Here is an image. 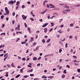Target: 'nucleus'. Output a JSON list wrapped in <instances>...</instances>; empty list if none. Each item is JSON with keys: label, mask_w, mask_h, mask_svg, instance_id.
<instances>
[{"label": "nucleus", "mask_w": 80, "mask_h": 80, "mask_svg": "<svg viewBox=\"0 0 80 80\" xmlns=\"http://www.w3.org/2000/svg\"><path fill=\"white\" fill-rule=\"evenodd\" d=\"M65 75L63 74L62 76V78H65Z\"/></svg>", "instance_id": "37"}, {"label": "nucleus", "mask_w": 80, "mask_h": 80, "mask_svg": "<svg viewBox=\"0 0 80 80\" xmlns=\"http://www.w3.org/2000/svg\"><path fill=\"white\" fill-rule=\"evenodd\" d=\"M21 43L22 44H25V43H26V42H22Z\"/></svg>", "instance_id": "47"}, {"label": "nucleus", "mask_w": 80, "mask_h": 80, "mask_svg": "<svg viewBox=\"0 0 80 80\" xmlns=\"http://www.w3.org/2000/svg\"><path fill=\"white\" fill-rule=\"evenodd\" d=\"M66 67H68V68H70V66L69 65H67Z\"/></svg>", "instance_id": "55"}, {"label": "nucleus", "mask_w": 80, "mask_h": 80, "mask_svg": "<svg viewBox=\"0 0 80 80\" xmlns=\"http://www.w3.org/2000/svg\"><path fill=\"white\" fill-rule=\"evenodd\" d=\"M1 18L2 19H3V18H4V16H3V15H2L1 16Z\"/></svg>", "instance_id": "38"}, {"label": "nucleus", "mask_w": 80, "mask_h": 80, "mask_svg": "<svg viewBox=\"0 0 80 80\" xmlns=\"http://www.w3.org/2000/svg\"><path fill=\"white\" fill-rule=\"evenodd\" d=\"M72 57H73V58H76V59H77V56H73Z\"/></svg>", "instance_id": "56"}, {"label": "nucleus", "mask_w": 80, "mask_h": 80, "mask_svg": "<svg viewBox=\"0 0 80 80\" xmlns=\"http://www.w3.org/2000/svg\"><path fill=\"white\" fill-rule=\"evenodd\" d=\"M23 77H24V78H28V75L24 76H23Z\"/></svg>", "instance_id": "21"}, {"label": "nucleus", "mask_w": 80, "mask_h": 80, "mask_svg": "<svg viewBox=\"0 0 80 80\" xmlns=\"http://www.w3.org/2000/svg\"><path fill=\"white\" fill-rule=\"evenodd\" d=\"M65 39H66L65 38H64V39L62 41V42H64V41H65Z\"/></svg>", "instance_id": "62"}, {"label": "nucleus", "mask_w": 80, "mask_h": 80, "mask_svg": "<svg viewBox=\"0 0 80 80\" xmlns=\"http://www.w3.org/2000/svg\"><path fill=\"white\" fill-rule=\"evenodd\" d=\"M30 20H31V21H34V19H33V18H30Z\"/></svg>", "instance_id": "31"}, {"label": "nucleus", "mask_w": 80, "mask_h": 80, "mask_svg": "<svg viewBox=\"0 0 80 80\" xmlns=\"http://www.w3.org/2000/svg\"><path fill=\"white\" fill-rule=\"evenodd\" d=\"M19 3H20V2H19V1L17 2H16V5L19 6L18 4H19Z\"/></svg>", "instance_id": "20"}, {"label": "nucleus", "mask_w": 80, "mask_h": 80, "mask_svg": "<svg viewBox=\"0 0 80 80\" xmlns=\"http://www.w3.org/2000/svg\"><path fill=\"white\" fill-rule=\"evenodd\" d=\"M50 14H49L48 16V19H50Z\"/></svg>", "instance_id": "51"}, {"label": "nucleus", "mask_w": 80, "mask_h": 80, "mask_svg": "<svg viewBox=\"0 0 80 80\" xmlns=\"http://www.w3.org/2000/svg\"><path fill=\"white\" fill-rule=\"evenodd\" d=\"M74 25V24H73V23L71 24L70 25V27H73Z\"/></svg>", "instance_id": "15"}, {"label": "nucleus", "mask_w": 80, "mask_h": 80, "mask_svg": "<svg viewBox=\"0 0 80 80\" xmlns=\"http://www.w3.org/2000/svg\"><path fill=\"white\" fill-rule=\"evenodd\" d=\"M24 25L25 27H27V25L26 24V23H24Z\"/></svg>", "instance_id": "49"}, {"label": "nucleus", "mask_w": 80, "mask_h": 80, "mask_svg": "<svg viewBox=\"0 0 80 80\" xmlns=\"http://www.w3.org/2000/svg\"><path fill=\"white\" fill-rule=\"evenodd\" d=\"M42 42L44 43H45V40L44 39H43L42 40Z\"/></svg>", "instance_id": "25"}, {"label": "nucleus", "mask_w": 80, "mask_h": 80, "mask_svg": "<svg viewBox=\"0 0 80 80\" xmlns=\"http://www.w3.org/2000/svg\"><path fill=\"white\" fill-rule=\"evenodd\" d=\"M30 77H33V76H34V75L33 74H30Z\"/></svg>", "instance_id": "41"}, {"label": "nucleus", "mask_w": 80, "mask_h": 80, "mask_svg": "<svg viewBox=\"0 0 80 80\" xmlns=\"http://www.w3.org/2000/svg\"><path fill=\"white\" fill-rule=\"evenodd\" d=\"M31 14L32 15V17H35V15L33 14V11H32L31 12Z\"/></svg>", "instance_id": "12"}, {"label": "nucleus", "mask_w": 80, "mask_h": 80, "mask_svg": "<svg viewBox=\"0 0 80 80\" xmlns=\"http://www.w3.org/2000/svg\"><path fill=\"white\" fill-rule=\"evenodd\" d=\"M41 58H42L41 57H39L38 59V60H39Z\"/></svg>", "instance_id": "59"}, {"label": "nucleus", "mask_w": 80, "mask_h": 80, "mask_svg": "<svg viewBox=\"0 0 80 80\" xmlns=\"http://www.w3.org/2000/svg\"><path fill=\"white\" fill-rule=\"evenodd\" d=\"M44 38H48V36H44Z\"/></svg>", "instance_id": "60"}, {"label": "nucleus", "mask_w": 80, "mask_h": 80, "mask_svg": "<svg viewBox=\"0 0 80 80\" xmlns=\"http://www.w3.org/2000/svg\"><path fill=\"white\" fill-rule=\"evenodd\" d=\"M22 8H25V6H24V5H22Z\"/></svg>", "instance_id": "42"}, {"label": "nucleus", "mask_w": 80, "mask_h": 80, "mask_svg": "<svg viewBox=\"0 0 80 80\" xmlns=\"http://www.w3.org/2000/svg\"><path fill=\"white\" fill-rule=\"evenodd\" d=\"M62 52V49H60L59 50V53H61Z\"/></svg>", "instance_id": "35"}, {"label": "nucleus", "mask_w": 80, "mask_h": 80, "mask_svg": "<svg viewBox=\"0 0 80 80\" xmlns=\"http://www.w3.org/2000/svg\"><path fill=\"white\" fill-rule=\"evenodd\" d=\"M7 57H8V56L4 58V61H5V60L7 58Z\"/></svg>", "instance_id": "36"}, {"label": "nucleus", "mask_w": 80, "mask_h": 80, "mask_svg": "<svg viewBox=\"0 0 80 80\" xmlns=\"http://www.w3.org/2000/svg\"><path fill=\"white\" fill-rule=\"evenodd\" d=\"M67 69L65 70H64L63 73H65L66 74L67 73V71H66Z\"/></svg>", "instance_id": "27"}, {"label": "nucleus", "mask_w": 80, "mask_h": 80, "mask_svg": "<svg viewBox=\"0 0 80 80\" xmlns=\"http://www.w3.org/2000/svg\"><path fill=\"white\" fill-rule=\"evenodd\" d=\"M5 27V24H3L2 26V28H3Z\"/></svg>", "instance_id": "39"}, {"label": "nucleus", "mask_w": 80, "mask_h": 80, "mask_svg": "<svg viewBox=\"0 0 80 80\" xmlns=\"http://www.w3.org/2000/svg\"><path fill=\"white\" fill-rule=\"evenodd\" d=\"M43 5L44 7H45V6H46V5H45V2H44L43 3Z\"/></svg>", "instance_id": "46"}, {"label": "nucleus", "mask_w": 80, "mask_h": 80, "mask_svg": "<svg viewBox=\"0 0 80 80\" xmlns=\"http://www.w3.org/2000/svg\"><path fill=\"white\" fill-rule=\"evenodd\" d=\"M16 3V0H14V1L11 0L10 1L8 2V4H12V5H13L14 3Z\"/></svg>", "instance_id": "2"}, {"label": "nucleus", "mask_w": 80, "mask_h": 80, "mask_svg": "<svg viewBox=\"0 0 80 80\" xmlns=\"http://www.w3.org/2000/svg\"><path fill=\"white\" fill-rule=\"evenodd\" d=\"M44 30V33H47V28H44L43 29Z\"/></svg>", "instance_id": "10"}, {"label": "nucleus", "mask_w": 80, "mask_h": 80, "mask_svg": "<svg viewBox=\"0 0 80 80\" xmlns=\"http://www.w3.org/2000/svg\"><path fill=\"white\" fill-rule=\"evenodd\" d=\"M8 53H7L5 54L4 56V57H6L7 55H8Z\"/></svg>", "instance_id": "40"}, {"label": "nucleus", "mask_w": 80, "mask_h": 80, "mask_svg": "<svg viewBox=\"0 0 80 80\" xmlns=\"http://www.w3.org/2000/svg\"><path fill=\"white\" fill-rule=\"evenodd\" d=\"M50 55H51V54H48V55H45L44 57V58H45V57H48V56H50Z\"/></svg>", "instance_id": "26"}, {"label": "nucleus", "mask_w": 80, "mask_h": 80, "mask_svg": "<svg viewBox=\"0 0 80 80\" xmlns=\"http://www.w3.org/2000/svg\"><path fill=\"white\" fill-rule=\"evenodd\" d=\"M39 80V79L38 78H35L34 79V80Z\"/></svg>", "instance_id": "64"}, {"label": "nucleus", "mask_w": 80, "mask_h": 80, "mask_svg": "<svg viewBox=\"0 0 80 80\" xmlns=\"http://www.w3.org/2000/svg\"><path fill=\"white\" fill-rule=\"evenodd\" d=\"M53 77H54V76H48V78H49V79H52Z\"/></svg>", "instance_id": "6"}, {"label": "nucleus", "mask_w": 80, "mask_h": 80, "mask_svg": "<svg viewBox=\"0 0 80 80\" xmlns=\"http://www.w3.org/2000/svg\"><path fill=\"white\" fill-rule=\"evenodd\" d=\"M42 78H45V79H46L47 78V77L46 76L43 75L42 77Z\"/></svg>", "instance_id": "9"}, {"label": "nucleus", "mask_w": 80, "mask_h": 80, "mask_svg": "<svg viewBox=\"0 0 80 80\" xmlns=\"http://www.w3.org/2000/svg\"><path fill=\"white\" fill-rule=\"evenodd\" d=\"M63 7L65 8H68V9L69 8V7L67 5H64V6Z\"/></svg>", "instance_id": "8"}, {"label": "nucleus", "mask_w": 80, "mask_h": 80, "mask_svg": "<svg viewBox=\"0 0 80 80\" xmlns=\"http://www.w3.org/2000/svg\"><path fill=\"white\" fill-rule=\"evenodd\" d=\"M51 27H53V26H54V23L53 22H51Z\"/></svg>", "instance_id": "28"}, {"label": "nucleus", "mask_w": 80, "mask_h": 80, "mask_svg": "<svg viewBox=\"0 0 80 80\" xmlns=\"http://www.w3.org/2000/svg\"><path fill=\"white\" fill-rule=\"evenodd\" d=\"M15 12H14L12 13V16H15Z\"/></svg>", "instance_id": "54"}, {"label": "nucleus", "mask_w": 80, "mask_h": 80, "mask_svg": "<svg viewBox=\"0 0 80 80\" xmlns=\"http://www.w3.org/2000/svg\"><path fill=\"white\" fill-rule=\"evenodd\" d=\"M7 66H8V68H10L11 67L10 65L9 64H7Z\"/></svg>", "instance_id": "44"}, {"label": "nucleus", "mask_w": 80, "mask_h": 80, "mask_svg": "<svg viewBox=\"0 0 80 80\" xmlns=\"http://www.w3.org/2000/svg\"><path fill=\"white\" fill-rule=\"evenodd\" d=\"M78 73H80V69H78Z\"/></svg>", "instance_id": "61"}, {"label": "nucleus", "mask_w": 80, "mask_h": 80, "mask_svg": "<svg viewBox=\"0 0 80 80\" xmlns=\"http://www.w3.org/2000/svg\"><path fill=\"white\" fill-rule=\"evenodd\" d=\"M33 69H32L31 70H28L27 72H33Z\"/></svg>", "instance_id": "16"}, {"label": "nucleus", "mask_w": 80, "mask_h": 80, "mask_svg": "<svg viewBox=\"0 0 80 80\" xmlns=\"http://www.w3.org/2000/svg\"><path fill=\"white\" fill-rule=\"evenodd\" d=\"M39 32H40V31H39V30H38L36 32V33H38Z\"/></svg>", "instance_id": "53"}, {"label": "nucleus", "mask_w": 80, "mask_h": 80, "mask_svg": "<svg viewBox=\"0 0 80 80\" xmlns=\"http://www.w3.org/2000/svg\"><path fill=\"white\" fill-rule=\"evenodd\" d=\"M18 33H20L21 34H22L23 33L21 32H16V34H18Z\"/></svg>", "instance_id": "19"}, {"label": "nucleus", "mask_w": 80, "mask_h": 80, "mask_svg": "<svg viewBox=\"0 0 80 80\" xmlns=\"http://www.w3.org/2000/svg\"><path fill=\"white\" fill-rule=\"evenodd\" d=\"M80 4L76 5H75V7H80Z\"/></svg>", "instance_id": "22"}, {"label": "nucleus", "mask_w": 80, "mask_h": 80, "mask_svg": "<svg viewBox=\"0 0 80 80\" xmlns=\"http://www.w3.org/2000/svg\"><path fill=\"white\" fill-rule=\"evenodd\" d=\"M31 42L33 41V38H31Z\"/></svg>", "instance_id": "33"}, {"label": "nucleus", "mask_w": 80, "mask_h": 80, "mask_svg": "<svg viewBox=\"0 0 80 80\" xmlns=\"http://www.w3.org/2000/svg\"><path fill=\"white\" fill-rule=\"evenodd\" d=\"M22 17L24 20H26L27 18V16H25V15H22Z\"/></svg>", "instance_id": "3"}, {"label": "nucleus", "mask_w": 80, "mask_h": 80, "mask_svg": "<svg viewBox=\"0 0 80 80\" xmlns=\"http://www.w3.org/2000/svg\"><path fill=\"white\" fill-rule=\"evenodd\" d=\"M36 45V42H35L34 43H33V46H35Z\"/></svg>", "instance_id": "58"}, {"label": "nucleus", "mask_w": 80, "mask_h": 80, "mask_svg": "<svg viewBox=\"0 0 80 80\" xmlns=\"http://www.w3.org/2000/svg\"><path fill=\"white\" fill-rule=\"evenodd\" d=\"M33 60H34V61H35L36 60H37V57H34L33 58Z\"/></svg>", "instance_id": "17"}, {"label": "nucleus", "mask_w": 80, "mask_h": 80, "mask_svg": "<svg viewBox=\"0 0 80 80\" xmlns=\"http://www.w3.org/2000/svg\"><path fill=\"white\" fill-rule=\"evenodd\" d=\"M51 40V39H48L46 41L47 43H49L50 41Z\"/></svg>", "instance_id": "11"}, {"label": "nucleus", "mask_w": 80, "mask_h": 80, "mask_svg": "<svg viewBox=\"0 0 80 80\" xmlns=\"http://www.w3.org/2000/svg\"><path fill=\"white\" fill-rule=\"evenodd\" d=\"M69 38H70V39H72V35H71L69 37Z\"/></svg>", "instance_id": "45"}, {"label": "nucleus", "mask_w": 80, "mask_h": 80, "mask_svg": "<svg viewBox=\"0 0 80 80\" xmlns=\"http://www.w3.org/2000/svg\"><path fill=\"white\" fill-rule=\"evenodd\" d=\"M20 39L19 38H18V39H17L16 41V42H18V40H20Z\"/></svg>", "instance_id": "29"}, {"label": "nucleus", "mask_w": 80, "mask_h": 80, "mask_svg": "<svg viewBox=\"0 0 80 80\" xmlns=\"http://www.w3.org/2000/svg\"><path fill=\"white\" fill-rule=\"evenodd\" d=\"M5 76L7 77H8V72H6V75Z\"/></svg>", "instance_id": "14"}, {"label": "nucleus", "mask_w": 80, "mask_h": 80, "mask_svg": "<svg viewBox=\"0 0 80 80\" xmlns=\"http://www.w3.org/2000/svg\"><path fill=\"white\" fill-rule=\"evenodd\" d=\"M24 68H23L20 70V71L21 73H23V69H24Z\"/></svg>", "instance_id": "13"}, {"label": "nucleus", "mask_w": 80, "mask_h": 80, "mask_svg": "<svg viewBox=\"0 0 80 80\" xmlns=\"http://www.w3.org/2000/svg\"><path fill=\"white\" fill-rule=\"evenodd\" d=\"M4 35V36H5V33L4 32V33H1L0 34V35Z\"/></svg>", "instance_id": "30"}, {"label": "nucleus", "mask_w": 80, "mask_h": 80, "mask_svg": "<svg viewBox=\"0 0 80 80\" xmlns=\"http://www.w3.org/2000/svg\"><path fill=\"white\" fill-rule=\"evenodd\" d=\"M39 49V47L38 46L37 47L36 49V50H38V49Z\"/></svg>", "instance_id": "43"}, {"label": "nucleus", "mask_w": 80, "mask_h": 80, "mask_svg": "<svg viewBox=\"0 0 80 80\" xmlns=\"http://www.w3.org/2000/svg\"><path fill=\"white\" fill-rule=\"evenodd\" d=\"M59 5H61V6H62V5H65V4H62V3H60L59 4Z\"/></svg>", "instance_id": "48"}, {"label": "nucleus", "mask_w": 80, "mask_h": 80, "mask_svg": "<svg viewBox=\"0 0 80 80\" xmlns=\"http://www.w3.org/2000/svg\"><path fill=\"white\" fill-rule=\"evenodd\" d=\"M5 12H6V13H4V15H8L10 13V11H9V10H8V8H7V7H6L5 8Z\"/></svg>", "instance_id": "1"}, {"label": "nucleus", "mask_w": 80, "mask_h": 80, "mask_svg": "<svg viewBox=\"0 0 80 80\" xmlns=\"http://www.w3.org/2000/svg\"><path fill=\"white\" fill-rule=\"evenodd\" d=\"M18 6H17L16 8V10H18Z\"/></svg>", "instance_id": "52"}, {"label": "nucleus", "mask_w": 80, "mask_h": 80, "mask_svg": "<svg viewBox=\"0 0 80 80\" xmlns=\"http://www.w3.org/2000/svg\"><path fill=\"white\" fill-rule=\"evenodd\" d=\"M20 75L19 74L18 75H17L16 76L15 78H18V77H20Z\"/></svg>", "instance_id": "24"}, {"label": "nucleus", "mask_w": 80, "mask_h": 80, "mask_svg": "<svg viewBox=\"0 0 80 80\" xmlns=\"http://www.w3.org/2000/svg\"><path fill=\"white\" fill-rule=\"evenodd\" d=\"M65 11L66 12H70V9H67L65 10Z\"/></svg>", "instance_id": "23"}, {"label": "nucleus", "mask_w": 80, "mask_h": 80, "mask_svg": "<svg viewBox=\"0 0 80 80\" xmlns=\"http://www.w3.org/2000/svg\"><path fill=\"white\" fill-rule=\"evenodd\" d=\"M12 24H14L15 23V21L14 20H13L12 21Z\"/></svg>", "instance_id": "57"}, {"label": "nucleus", "mask_w": 80, "mask_h": 80, "mask_svg": "<svg viewBox=\"0 0 80 80\" xmlns=\"http://www.w3.org/2000/svg\"><path fill=\"white\" fill-rule=\"evenodd\" d=\"M25 60H26V59H25V58H22V60H23V61H25Z\"/></svg>", "instance_id": "32"}, {"label": "nucleus", "mask_w": 80, "mask_h": 80, "mask_svg": "<svg viewBox=\"0 0 80 80\" xmlns=\"http://www.w3.org/2000/svg\"><path fill=\"white\" fill-rule=\"evenodd\" d=\"M47 11V9H46L44 11L42 12L41 13V14H44L46 13V12Z\"/></svg>", "instance_id": "7"}, {"label": "nucleus", "mask_w": 80, "mask_h": 80, "mask_svg": "<svg viewBox=\"0 0 80 80\" xmlns=\"http://www.w3.org/2000/svg\"><path fill=\"white\" fill-rule=\"evenodd\" d=\"M11 65L12 67H15V66L14 65V64H13V63H11Z\"/></svg>", "instance_id": "18"}, {"label": "nucleus", "mask_w": 80, "mask_h": 80, "mask_svg": "<svg viewBox=\"0 0 80 80\" xmlns=\"http://www.w3.org/2000/svg\"><path fill=\"white\" fill-rule=\"evenodd\" d=\"M30 27H28V31H30Z\"/></svg>", "instance_id": "50"}, {"label": "nucleus", "mask_w": 80, "mask_h": 80, "mask_svg": "<svg viewBox=\"0 0 80 80\" xmlns=\"http://www.w3.org/2000/svg\"><path fill=\"white\" fill-rule=\"evenodd\" d=\"M20 25H18V27H16L15 28V30H20Z\"/></svg>", "instance_id": "4"}, {"label": "nucleus", "mask_w": 80, "mask_h": 80, "mask_svg": "<svg viewBox=\"0 0 80 80\" xmlns=\"http://www.w3.org/2000/svg\"><path fill=\"white\" fill-rule=\"evenodd\" d=\"M62 13L63 14H67V12H65V11H62Z\"/></svg>", "instance_id": "34"}, {"label": "nucleus", "mask_w": 80, "mask_h": 80, "mask_svg": "<svg viewBox=\"0 0 80 80\" xmlns=\"http://www.w3.org/2000/svg\"><path fill=\"white\" fill-rule=\"evenodd\" d=\"M48 25V23H46L44 24H43L42 26V27L44 28V27H47V25Z\"/></svg>", "instance_id": "5"}, {"label": "nucleus", "mask_w": 80, "mask_h": 80, "mask_svg": "<svg viewBox=\"0 0 80 80\" xmlns=\"http://www.w3.org/2000/svg\"><path fill=\"white\" fill-rule=\"evenodd\" d=\"M28 67H30V68H32V66H31L30 65H28Z\"/></svg>", "instance_id": "63"}]
</instances>
